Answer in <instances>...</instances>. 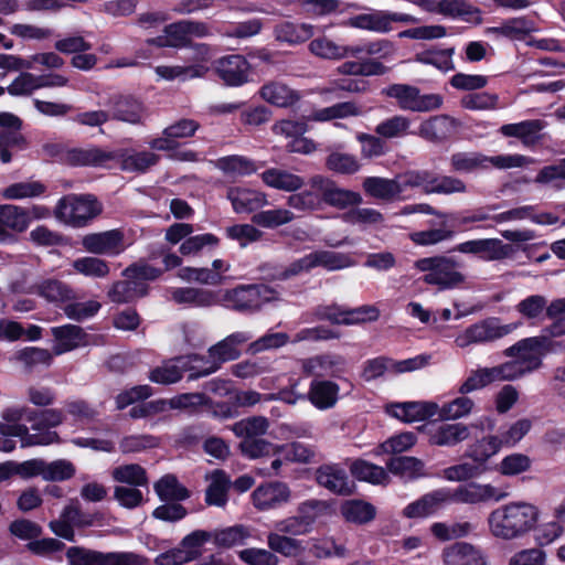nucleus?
Listing matches in <instances>:
<instances>
[{
    "label": "nucleus",
    "instance_id": "1",
    "mask_svg": "<svg viewBox=\"0 0 565 565\" xmlns=\"http://www.w3.org/2000/svg\"><path fill=\"white\" fill-rule=\"evenodd\" d=\"M366 195L392 202L406 199L412 189H422L425 194L466 193L467 184L454 175L437 174L430 170H407L393 179L367 177L362 182Z\"/></svg>",
    "mask_w": 565,
    "mask_h": 565
},
{
    "label": "nucleus",
    "instance_id": "2",
    "mask_svg": "<svg viewBox=\"0 0 565 565\" xmlns=\"http://www.w3.org/2000/svg\"><path fill=\"white\" fill-rule=\"evenodd\" d=\"M308 188L292 193L286 204L298 212L311 213L323 210L324 205L343 210L362 203L360 193L342 189L330 178L317 174L309 179Z\"/></svg>",
    "mask_w": 565,
    "mask_h": 565
},
{
    "label": "nucleus",
    "instance_id": "3",
    "mask_svg": "<svg viewBox=\"0 0 565 565\" xmlns=\"http://www.w3.org/2000/svg\"><path fill=\"white\" fill-rule=\"evenodd\" d=\"M539 509L526 502H511L493 510L488 518L490 533L501 540L523 537L535 529Z\"/></svg>",
    "mask_w": 565,
    "mask_h": 565
},
{
    "label": "nucleus",
    "instance_id": "4",
    "mask_svg": "<svg viewBox=\"0 0 565 565\" xmlns=\"http://www.w3.org/2000/svg\"><path fill=\"white\" fill-rule=\"evenodd\" d=\"M547 353H557V350L554 348V341L546 335L524 338L507 348L503 354L512 360L502 365L509 381L519 380L539 370Z\"/></svg>",
    "mask_w": 565,
    "mask_h": 565
},
{
    "label": "nucleus",
    "instance_id": "5",
    "mask_svg": "<svg viewBox=\"0 0 565 565\" xmlns=\"http://www.w3.org/2000/svg\"><path fill=\"white\" fill-rule=\"evenodd\" d=\"M280 300V292L263 282L237 285L226 289L222 295L224 307L242 315H255L262 311L266 305Z\"/></svg>",
    "mask_w": 565,
    "mask_h": 565
},
{
    "label": "nucleus",
    "instance_id": "6",
    "mask_svg": "<svg viewBox=\"0 0 565 565\" xmlns=\"http://www.w3.org/2000/svg\"><path fill=\"white\" fill-rule=\"evenodd\" d=\"M529 163L522 154L487 156L479 151H456L449 157V167L459 174H473L488 171L491 168L507 170L521 168Z\"/></svg>",
    "mask_w": 565,
    "mask_h": 565
},
{
    "label": "nucleus",
    "instance_id": "7",
    "mask_svg": "<svg viewBox=\"0 0 565 565\" xmlns=\"http://www.w3.org/2000/svg\"><path fill=\"white\" fill-rule=\"evenodd\" d=\"M414 268L423 273L422 280L438 290H448L459 287L465 282V275L458 270L459 263L449 256L437 255L419 258L414 263Z\"/></svg>",
    "mask_w": 565,
    "mask_h": 565
},
{
    "label": "nucleus",
    "instance_id": "8",
    "mask_svg": "<svg viewBox=\"0 0 565 565\" xmlns=\"http://www.w3.org/2000/svg\"><path fill=\"white\" fill-rule=\"evenodd\" d=\"M31 408L25 406H10L2 411L0 420L1 436L19 437L22 447L47 446L57 443L60 437L57 433H45L43 435H31L29 428L20 424Z\"/></svg>",
    "mask_w": 565,
    "mask_h": 565
},
{
    "label": "nucleus",
    "instance_id": "9",
    "mask_svg": "<svg viewBox=\"0 0 565 565\" xmlns=\"http://www.w3.org/2000/svg\"><path fill=\"white\" fill-rule=\"evenodd\" d=\"M100 213L97 200L89 194H68L61 198L55 206V217L73 227H83Z\"/></svg>",
    "mask_w": 565,
    "mask_h": 565
},
{
    "label": "nucleus",
    "instance_id": "10",
    "mask_svg": "<svg viewBox=\"0 0 565 565\" xmlns=\"http://www.w3.org/2000/svg\"><path fill=\"white\" fill-rule=\"evenodd\" d=\"M382 94L396 102L404 111L428 113L439 109L443 96L439 94H420L418 87L409 84H392L382 89Z\"/></svg>",
    "mask_w": 565,
    "mask_h": 565
},
{
    "label": "nucleus",
    "instance_id": "11",
    "mask_svg": "<svg viewBox=\"0 0 565 565\" xmlns=\"http://www.w3.org/2000/svg\"><path fill=\"white\" fill-rule=\"evenodd\" d=\"M518 327L519 323L502 324L499 318H487L467 327L456 337L455 343L460 349L491 343L512 333Z\"/></svg>",
    "mask_w": 565,
    "mask_h": 565
},
{
    "label": "nucleus",
    "instance_id": "12",
    "mask_svg": "<svg viewBox=\"0 0 565 565\" xmlns=\"http://www.w3.org/2000/svg\"><path fill=\"white\" fill-rule=\"evenodd\" d=\"M68 565H145V559L130 552H108L71 546L66 551Z\"/></svg>",
    "mask_w": 565,
    "mask_h": 565
},
{
    "label": "nucleus",
    "instance_id": "13",
    "mask_svg": "<svg viewBox=\"0 0 565 565\" xmlns=\"http://www.w3.org/2000/svg\"><path fill=\"white\" fill-rule=\"evenodd\" d=\"M211 34L209 25L203 21L180 20L164 26L163 35L150 40L158 46L185 47L192 38H206Z\"/></svg>",
    "mask_w": 565,
    "mask_h": 565
},
{
    "label": "nucleus",
    "instance_id": "14",
    "mask_svg": "<svg viewBox=\"0 0 565 565\" xmlns=\"http://www.w3.org/2000/svg\"><path fill=\"white\" fill-rule=\"evenodd\" d=\"M0 161L9 163L13 151H22L29 147L26 138L21 134L22 120L14 114L0 113Z\"/></svg>",
    "mask_w": 565,
    "mask_h": 565
},
{
    "label": "nucleus",
    "instance_id": "15",
    "mask_svg": "<svg viewBox=\"0 0 565 565\" xmlns=\"http://www.w3.org/2000/svg\"><path fill=\"white\" fill-rule=\"evenodd\" d=\"M203 361L204 356L199 354H189L168 360L151 370L149 380L162 385L174 384L182 379L184 372L189 371L191 374L199 371V362Z\"/></svg>",
    "mask_w": 565,
    "mask_h": 565
},
{
    "label": "nucleus",
    "instance_id": "16",
    "mask_svg": "<svg viewBox=\"0 0 565 565\" xmlns=\"http://www.w3.org/2000/svg\"><path fill=\"white\" fill-rule=\"evenodd\" d=\"M454 250L462 254L477 255L486 262L511 258L515 252L512 245L505 244L499 238H478L466 241L456 245Z\"/></svg>",
    "mask_w": 565,
    "mask_h": 565
},
{
    "label": "nucleus",
    "instance_id": "17",
    "mask_svg": "<svg viewBox=\"0 0 565 565\" xmlns=\"http://www.w3.org/2000/svg\"><path fill=\"white\" fill-rule=\"evenodd\" d=\"M447 492V503H467L477 504L489 500H501L507 494L501 492L498 488L491 484H481L476 482L466 483L451 490L445 488Z\"/></svg>",
    "mask_w": 565,
    "mask_h": 565
},
{
    "label": "nucleus",
    "instance_id": "18",
    "mask_svg": "<svg viewBox=\"0 0 565 565\" xmlns=\"http://www.w3.org/2000/svg\"><path fill=\"white\" fill-rule=\"evenodd\" d=\"M107 105L110 107L109 114L113 120L141 125L146 118V106L131 95H111Z\"/></svg>",
    "mask_w": 565,
    "mask_h": 565
},
{
    "label": "nucleus",
    "instance_id": "19",
    "mask_svg": "<svg viewBox=\"0 0 565 565\" xmlns=\"http://www.w3.org/2000/svg\"><path fill=\"white\" fill-rule=\"evenodd\" d=\"M124 237L122 231L118 228L90 233L82 238V246L90 254L117 256L125 249Z\"/></svg>",
    "mask_w": 565,
    "mask_h": 565
},
{
    "label": "nucleus",
    "instance_id": "20",
    "mask_svg": "<svg viewBox=\"0 0 565 565\" xmlns=\"http://www.w3.org/2000/svg\"><path fill=\"white\" fill-rule=\"evenodd\" d=\"M290 498L289 487L280 481L263 483L252 493L253 504L258 511L277 509L288 503Z\"/></svg>",
    "mask_w": 565,
    "mask_h": 565
},
{
    "label": "nucleus",
    "instance_id": "21",
    "mask_svg": "<svg viewBox=\"0 0 565 565\" xmlns=\"http://www.w3.org/2000/svg\"><path fill=\"white\" fill-rule=\"evenodd\" d=\"M301 369L307 375L340 377L347 370V360L340 354L324 353L302 360Z\"/></svg>",
    "mask_w": 565,
    "mask_h": 565
},
{
    "label": "nucleus",
    "instance_id": "22",
    "mask_svg": "<svg viewBox=\"0 0 565 565\" xmlns=\"http://www.w3.org/2000/svg\"><path fill=\"white\" fill-rule=\"evenodd\" d=\"M209 359L204 358L203 362H199L200 370L189 374V380H196L199 377L207 376L221 369L225 362L234 361L241 356V349L233 348L228 341L224 338L209 351Z\"/></svg>",
    "mask_w": 565,
    "mask_h": 565
},
{
    "label": "nucleus",
    "instance_id": "23",
    "mask_svg": "<svg viewBox=\"0 0 565 565\" xmlns=\"http://www.w3.org/2000/svg\"><path fill=\"white\" fill-rule=\"evenodd\" d=\"M215 71L225 85L237 87L248 82L250 65L243 55L233 54L218 58Z\"/></svg>",
    "mask_w": 565,
    "mask_h": 565
},
{
    "label": "nucleus",
    "instance_id": "24",
    "mask_svg": "<svg viewBox=\"0 0 565 565\" xmlns=\"http://www.w3.org/2000/svg\"><path fill=\"white\" fill-rule=\"evenodd\" d=\"M117 157V152L97 146L66 149L62 153V160L74 167H105Z\"/></svg>",
    "mask_w": 565,
    "mask_h": 565
},
{
    "label": "nucleus",
    "instance_id": "25",
    "mask_svg": "<svg viewBox=\"0 0 565 565\" xmlns=\"http://www.w3.org/2000/svg\"><path fill=\"white\" fill-rule=\"evenodd\" d=\"M444 565H488L484 552L468 542L454 543L443 551Z\"/></svg>",
    "mask_w": 565,
    "mask_h": 565
},
{
    "label": "nucleus",
    "instance_id": "26",
    "mask_svg": "<svg viewBox=\"0 0 565 565\" xmlns=\"http://www.w3.org/2000/svg\"><path fill=\"white\" fill-rule=\"evenodd\" d=\"M458 121L448 115H437L424 120L418 127V136L427 141L439 143L451 138L458 129Z\"/></svg>",
    "mask_w": 565,
    "mask_h": 565
},
{
    "label": "nucleus",
    "instance_id": "27",
    "mask_svg": "<svg viewBox=\"0 0 565 565\" xmlns=\"http://www.w3.org/2000/svg\"><path fill=\"white\" fill-rule=\"evenodd\" d=\"M235 213H252L268 204L267 195L258 190L231 186L226 193Z\"/></svg>",
    "mask_w": 565,
    "mask_h": 565
},
{
    "label": "nucleus",
    "instance_id": "28",
    "mask_svg": "<svg viewBox=\"0 0 565 565\" xmlns=\"http://www.w3.org/2000/svg\"><path fill=\"white\" fill-rule=\"evenodd\" d=\"M495 382H510L502 363L491 367H478L470 371L458 392L462 395L484 388Z\"/></svg>",
    "mask_w": 565,
    "mask_h": 565
},
{
    "label": "nucleus",
    "instance_id": "29",
    "mask_svg": "<svg viewBox=\"0 0 565 565\" xmlns=\"http://www.w3.org/2000/svg\"><path fill=\"white\" fill-rule=\"evenodd\" d=\"M316 480L319 486L332 493L347 495L352 492V483L347 471L339 465H322L316 471Z\"/></svg>",
    "mask_w": 565,
    "mask_h": 565
},
{
    "label": "nucleus",
    "instance_id": "30",
    "mask_svg": "<svg viewBox=\"0 0 565 565\" xmlns=\"http://www.w3.org/2000/svg\"><path fill=\"white\" fill-rule=\"evenodd\" d=\"M447 498L445 488L436 489L408 503L403 509L402 514L407 519H423L430 516L447 503Z\"/></svg>",
    "mask_w": 565,
    "mask_h": 565
},
{
    "label": "nucleus",
    "instance_id": "31",
    "mask_svg": "<svg viewBox=\"0 0 565 565\" xmlns=\"http://www.w3.org/2000/svg\"><path fill=\"white\" fill-rule=\"evenodd\" d=\"M171 299L175 303L193 308H209L217 305L220 300L216 291L195 287L173 288Z\"/></svg>",
    "mask_w": 565,
    "mask_h": 565
},
{
    "label": "nucleus",
    "instance_id": "32",
    "mask_svg": "<svg viewBox=\"0 0 565 565\" xmlns=\"http://www.w3.org/2000/svg\"><path fill=\"white\" fill-rule=\"evenodd\" d=\"M340 387L329 380H313L306 394L307 399L320 411L332 408L339 399Z\"/></svg>",
    "mask_w": 565,
    "mask_h": 565
},
{
    "label": "nucleus",
    "instance_id": "33",
    "mask_svg": "<svg viewBox=\"0 0 565 565\" xmlns=\"http://www.w3.org/2000/svg\"><path fill=\"white\" fill-rule=\"evenodd\" d=\"M213 166L224 175L234 179L252 175L259 169L255 160L241 154L220 157L213 161Z\"/></svg>",
    "mask_w": 565,
    "mask_h": 565
},
{
    "label": "nucleus",
    "instance_id": "34",
    "mask_svg": "<svg viewBox=\"0 0 565 565\" xmlns=\"http://www.w3.org/2000/svg\"><path fill=\"white\" fill-rule=\"evenodd\" d=\"M30 292L36 294L47 302L56 305L75 299V292L71 286L55 278H46L36 282Z\"/></svg>",
    "mask_w": 565,
    "mask_h": 565
},
{
    "label": "nucleus",
    "instance_id": "35",
    "mask_svg": "<svg viewBox=\"0 0 565 565\" xmlns=\"http://www.w3.org/2000/svg\"><path fill=\"white\" fill-rule=\"evenodd\" d=\"M438 406L427 402H404L391 405V414L406 423L420 422L437 414Z\"/></svg>",
    "mask_w": 565,
    "mask_h": 565
},
{
    "label": "nucleus",
    "instance_id": "36",
    "mask_svg": "<svg viewBox=\"0 0 565 565\" xmlns=\"http://www.w3.org/2000/svg\"><path fill=\"white\" fill-rule=\"evenodd\" d=\"M260 179L267 186L285 192L298 193L297 191L305 185L302 177L279 168L263 171Z\"/></svg>",
    "mask_w": 565,
    "mask_h": 565
},
{
    "label": "nucleus",
    "instance_id": "37",
    "mask_svg": "<svg viewBox=\"0 0 565 565\" xmlns=\"http://www.w3.org/2000/svg\"><path fill=\"white\" fill-rule=\"evenodd\" d=\"M343 25L382 34L393 30V26H388L387 11L384 10H372L350 17L343 22Z\"/></svg>",
    "mask_w": 565,
    "mask_h": 565
},
{
    "label": "nucleus",
    "instance_id": "38",
    "mask_svg": "<svg viewBox=\"0 0 565 565\" xmlns=\"http://www.w3.org/2000/svg\"><path fill=\"white\" fill-rule=\"evenodd\" d=\"M313 25L309 23H294L284 21L274 28V36L278 42L296 45L312 38Z\"/></svg>",
    "mask_w": 565,
    "mask_h": 565
},
{
    "label": "nucleus",
    "instance_id": "39",
    "mask_svg": "<svg viewBox=\"0 0 565 565\" xmlns=\"http://www.w3.org/2000/svg\"><path fill=\"white\" fill-rule=\"evenodd\" d=\"M478 523L471 521L435 522L430 525L431 534L441 542L463 539L476 532Z\"/></svg>",
    "mask_w": 565,
    "mask_h": 565
},
{
    "label": "nucleus",
    "instance_id": "40",
    "mask_svg": "<svg viewBox=\"0 0 565 565\" xmlns=\"http://www.w3.org/2000/svg\"><path fill=\"white\" fill-rule=\"evenodd\" d=\"M259 93L263 99L277 107H290L300 99L297 90L280 82L263 85Z\"/></svg>",
    "mask_w": 565,
    "mask_h": 565
},
{
    "label": "nucleus",
    "instance_id": "41",
    "mask_svg": "<svg viewBox=\"0 0 565 565\" xmlns=\"http://www.w3.org/2000/svg\"><path fill=\"white\" fill-rule=\"evenodd\" d=\"M64 419L63 411L57 408H46L43 411L31 409L28 412V422L31 423V429L35 431L31 435L55 433L51 429L60 426Z\"/></svg>",
    "mask_w": 565,
    "mask_h": 565
},
{
    "label": "nucleus",
    "instance_id": "42",
    "mask_svg": "<svg viewBox=\"0 0 565 565\" xmlns=\"http://www.w3.org/2000/svg\"><path fill=\"white\" fill-rule=\"evenodd\" d=\"M51 331L56 340L55 354H62L79 347L86 337L84 330L75 324L54 327Z\"/></svg>",
    "mask_w": 565,
    "mask_h": 565
},
{
    "label": "nucleus",
    "instance_id": "43",
    "mask_svg": "<svg viewBox=\"0 0 565 565\" xmlns=\"http://www.w3.org/2000/svg\"><path fill=\"white\" fill-rule=\"evenodd\" d=\"M147 292V282L127 278L126 280L115 282L108 296L113 302L127 303L146 296Z\"/></svg>",
    "mask_w": 565,
    "mask_h": 565
},
{
    "label": "nucleus",
    "instance_id": "44",
    "mask_svg": "<svg viewBox=\"0 0 565 565\" xmlns=\"http://www.w3.org/2000/svg\"><path fill=\"white\" fill-rule=\"evenodd\" d=\"M117 156V159L120 158V168L135 173L147 172L160 160V156L151 151H125Z\"/></svg>",
    "mask_w": 565,
    "mask_h": 565
},
{
    "label": "nucleus",
    "instance_id": "45",
    "mask_svg": "<svg viewBox=\"0 0 565 565\" xmlns=\"http://www.w3.org/2000/svg\"><path fill=\"white\" fill-rule=\"evenodd\" d=\"M544 128V122L540 119L524 120L516 124H507L500 128L502 135L515 137L522 140L526 146L535 143L540 131Z\"/></svg>",
    "mask_w": 565,
    "mask_h": 565
},
{
    "label": "nucleus",
    "instance_id": "46",
    "mask_svg": "<svg viewBox=\"0 0 565 565\" xmlns=\"http://www.w3.org/2000/svg\"><path fill=\"white\" fill-rule=\"evenodd\" d=\"M469 436V428L461 423L443 424L430 435V444L436 446H456L466 440Z\"/></svg>",
    "mask_w": 565,
    "mask_h": 565
},
{
    "label": "nucleus",
    "instance_id": "47",
    "mask_svg": "<svg viewBox=\"0 0 565 565\" xmlns=\"http://www.w3.org/2000/svg\"><path fill=\"white\" fill-rule=\"evenodd\" d=\"M313 269L321 267L327 271H337L354 265L353 259L347 253L318 249L310 253Z\"/></svg>",
    "mask_w": 565,
    "mask_h": 565
},
{
    "label": "nucleus",
    "instance_id": "48",
    "mask_svg": "<svg viewBox=\"0 0 565 565\" xmlns=\"http://www.w3.org/2000/svg\"><path fill=\"white\" fill-rule=\"evenodd\" d=\"M154 72L162 79H180L184 82L192 78L204 77L209 72V67L200 63L173 66L159 65L154 68Z\"/></svg>",
    "mask_w": 565,
    "mask_h": 565
},
{
    "label": "nucleus",
    "instance_id": "49",
    "mask_svg": "<svg viewBox=\"0 0 565 565\" xmlns=\"http://www.w3.org/2000/svg\"><path fill=\"white\" fill-rule=\"evenodd\" d=\"M501 449L498 436H486L470 444L465 452V457L471 459L475 463L486 467V462L498 454Z\"/></svg>",
    "mask_w": 565,
    "mask_h": 565
},
{
    "label": "nucleus",
    "instance_id": "50",
    "mask_svg": "<svg viewBox=\"0 0 565 565\" xmlns=\"http://www.w3.org/2000/svg\"><path fill=\"white\" fill-rule=\"evenodd\" d=\"M0 224L8 232L22 233L26 231L30 225L28 210L19 205L1 204Z\"/></svg>",
    "mask_w": 565,
    "mask_h": 565
},
{
    "label": "nucleus",
    "instance_id": "51",
    "mask_svg": "<svg viewBox=\"0 0 565 565\" xmlns=\"http://www.w3.org/2000/svg\"><path fill=\"white\" fill-rule=\"evenodd\" d=\"M210 480L205 492V502L209 505L224 507L227 503V492L231 486L228 476L217 469L211 473Z\"/></svg>",
    "mask_w": 565,
    "mask_h": 565
},
{
    "label": "nucleus",
    "instance_id": "52",
    "mask_svg": "<svg viewBox=\"0 0 565 565\" xmlns=\"http://www.w3.org/2000/svg\"><path fill=\"white\" fill-rule=\"evenodd\" d=\"M362 114L361 107L354 102H341L329 107L313 110L308 119L312 121H329L332 119H343L355 117Z\"/></svg>",
    "mask_w": 565,
    "mask_h": 565
},
{
    "label": "nucleus",
    "instance_id": "53",
    "mask_svg": "<svg viewBox=\"0 0 565 565\" xmlns=\"http://www.w3.org/2000/svg\"><path fill=\"white\" fill-rule=\"evenodd\" d=\"M440 14L463 21L481 22V11L467 0H441Z\"/></svg>",
    "mask_w": 565,
    "mask_h": 565
},
{
    "label": "nucleus",
    "instance_id": "54",
    "mask_svg": "<svg viewBox=\"0 0 565 565\" xmlns=\"http://www.w3.org/2000/svg\"><path fill=\"white\" fill-rule=\"evenodd\" d=\"M411 119L404 115H394L379 122L375 134L383 139H401L409 134Z\"/></svg>",
    "mask_w": 565,
    "mask_h": 565
},
{
    "label": "nucleus",
    "instance_id": "55",
    "mask_svg": "<svg viewBox=\"0 0 565 565\" xmlns=\"http://www.w3.org/2000/svg\"><path fill=\"white\" fill-rule=\"evenodd\" d=\"M220 238L212 233L190 235L179 246V253L185 257H195L204 249H214L218 246Z\"/></svg>",
    "mask_w": 565,
    "mask_h": 565
},
{
    "label": "nucleus",
    "instance_id": "56",
    "mask_svg": "<svg viewBox=\"0 0 565 565\" xmlns=\"http://www.w3.org/2000/svg\"><path fill=\"white\" fill-rule=\"evenodd\" d=\"M341 513L348 522L366 524L375 519L376 509L369 502L351 500L342 505Z\"/></svg>",
    "mask_w": 565,
    "mask_h": 565
},
{
    "label": "nucleus",
    "instance_id": "57",
    "mask_svg": "<svg viewBox=\"0 0 565 565\" xmlns=\"http://www.w3.org/2000/svg\"><path fill=\"white\" fill-rule=\"evenodd\" d=\"M269 422L264 416H252L232 425L234 435L242 440L259 438L267 433Z\"/></svg>",
    "mask_w": 565,
    "mask_h": 565
},
{
    "label": "nucleus",
    "instance_id": "58",
    "mask_svg": "<svg viewBox=\"0 0 565 565\" xmlns=\"http://www.w3.org/2000/svg\"><path fill=\"white\" fill-rule=\"evenodd\" d=\"M153 488L162 501H183L190 497L188 489L172 475L163 476Z\"/></svg>",
    "mask_w": 565,
    "mask_h": 565
},
{
    "label": "nucleus",
    "instance_id": "59",
    "mask_svg": "<svg viewBox=\"0 0 565 565\" xmlns=\"http://www.w3.org/2000/svg\"><path fill=\"white\" fill-rule=\"evenodd\" d=\"M249 537L250 532L248 527L244 525L228 526L212 533L214 544L223 548L244 545Z\"/></svg>",
    "mask_w": 565,
    "mask_h": 565
},
{
    "label": "nucleus",
    "instance_id": "60",
    "mask_svg": "<svg viewBox=\"0 0 565 565\" xmlns=\"http://www.w3.org/2000/svg\"><path fill=\"white\" fill-rule=\"evenodd\" d=\"M295 218L296 215L291 210L277 207L255 213L252 222L264 228H276L292 222Z\"/></svg>",
    "mask_w": 565,
    "mask_h": 565
},
{
    "label": "nucleus",
    "instance_id": "61",
    "mask_svg": "<svg viewBox=\"0 0 565 565\" xmlns=\"http://www.w3.org/2000/svg\"><path fill=\"white\" fill-rule=\"evenodd\" d=\"M330 505L327 501L310 499L301 502L297 508V516L311 532L317 520L329 512Z\"/></svg>",
    "mask_w": 565,
    "mask_h": 565
},
{
    "label": "nucleus",
    "instance_id": "62",
    "mask_svg": "<svg viewBox=\"0 0 565 565\" xmlns=\"http://www.w3.org/2000/svg\"><path fill=\"white\" fill-rule=\"evenodd\" d=\"M111 477L116 482L127 483L131 487L148 484L146 469L138 463L121 465L113 469Z\"/></svg>",
    "mask_w": 565,
    "mask_h": 565
},
{
    "label": "nucleus",
    "instance_id": "63",
    "mask_svg": "<svg viewBox=\"0 0 565 565\" xmlns=\"http://www.w3.org/2000/svg\"><path fill=\"white\" fill-rule=\"evenodd\" d=\"M267 545L273 553H279L286 557L296 556L303 550L301 541L277 531L267 534Z\"/></svg>",
    "mask_w": 565,
    "mask_h": 565
},
{
    "label": "nucleus",
    "instance_id": "64",
    "mask_svg": "<svg viewBox=\"0 0 565 565\" xmlns=\"http://www.w3.org/2000/svg\"><path fill=\"white\" fill-rule=\"evenodd\" d=\"M45 191L46 186L40 181L17 182L6 188L2 196L7 200H23L39 198Z\"/></svg>",
    "mask_w": 565,
    "mask_h": 565
}]
</instances>
